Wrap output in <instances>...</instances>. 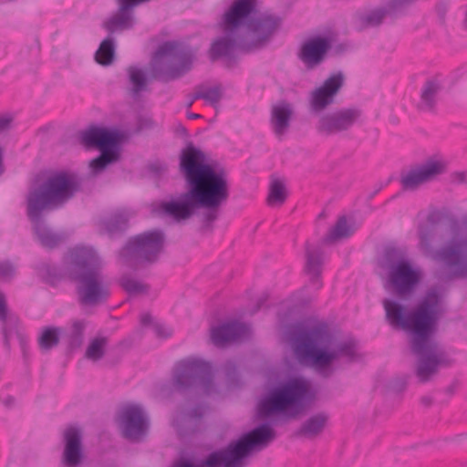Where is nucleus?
I'll use <instances>...</instances> for the list:
<instances>
[{"label": "nucleus", "instance_id": "nucleus-1", "mask_svg": "<svg viewBox=\"0 0 467 467\" xmlns=\"http://www.w3.org/2000/svg\"><path fill=\"white\" fill-rule=\"evenodd\" d=\"M179 170L188 191L176 200L163 202L162 211L177 220H184L196 209L203 208L200 214L202 230H212L220 207L230 196L227 171L216 161H208L206 154L192 142L181 151Z\"/></svg>", "mask_w": 467, "mask_h": 467}, {"label": "nucleus", "instance_id": "nucleus-2", "mask_svg": "<svg viewBox=\"0 0 467 467\" xmlns=\"http://www.w3.org/2000/svg\"><path fill=\"white\" fill-rule=\"evenodd\" d=\"M441 304L442 294L437 287L428 289L410 309L394 299L386 298L382 302L388 324L410 337L411 351L419 358L416 375L421 382L429 381L441 363L433 337L444 312Z\"/></svg>", "mask_w": 467, "mask_h": 467}, {"label": "nucleus", "instance_id": "nucleus-3", "mask_svg": "<svg viewBox=\"0 0 467 467\" xmlns=\"http://www.w3.org/2000/svg\"><path fill=\"white\" fill-rule=\"evenodd\" d=\"M257 0H234L223 16L224 36L214 39L208 50L211 62L223 60L225 67L238 61L235 50L251 53L262 49L271 39L282 19L274 15L256 16Z\"/></svg>", "mask_w": 467, "mask_h": 467}, {"label": "nucleus", "instance_id": "nucleus-4", "mask_svg": "<svg viewBox=\"0 0 467 467\" xmlns=\"http://www.w3.org/2000/svg\"><path fill=\"white\" fill-rule=\"evenodd\" d=\"M81 189V180L73 172L51 173L41 183L28 190L26 196V216L39 244L54 249L64 242L62 234L47 223L45 213L63 208Z\"/></svg>", "mask_w": 467, "mask_h": 467}, {"label": "nucleus", "instance_id": "nucleus-5", "mask_svg": "<svg viewBox=\"0 0 467 467\" xmlns=\"http://www.w3.org/2000/svg\"><path fill=\"white\" fill-rule=\"evenodd\" d=\"M294 352L301 363L311 364L323 378L331 377L335 368L332 362L347 358L352 362L356 358L354 340L341 341L330 348L332 335L325 324L307 327L295 324L287 330Z\"/></svg>", "mask_w": 467, "mask_h": 467}, {"label": "nucleus", "instance_id": "nucleus-6", "mask_svg": "<svg viewBox=\"0 0 467 467\" xmlns=\"http://www.w3.org/2000/svg\"><path fill=\"white\" fill-rule=\"evenodd\" d=\"M65 272L75 285L81 306H99L110 297L109 284L102 272V261L92 247L76 246L68 252Z\"/></svg>", "mask_w": 467, "mask_h": 467}, {"label": "nucleus", "instance_id": "nucleus-7", "mask_svg": "<svg viewBox=\"0 0 467 467\" xmlns=\"http://www.w3.org/2000/svg\"><path fill=\"white\" fill-rule=\"evenodd\" d=\"M316 394L303 378H292L271 388L258 405L261 418L281 414L295 419L314 401Z\"/></svg>", "mask_w": 467, "mask_h": 467}, {"label": "nucleus", "instance_id": "nucleus-8", "mask_svg": "<svg viewBox=\"0 0 467 467\" xmlns=\"http://www.w3.org/2000/svg\"><path fill=\"white\" fill-rule=\"evenodd\" d=\"M439 213L428 215L429 224L419 227L420 248L425 256L434 261L443 263L451 270V275L457 278L467 277V239L434 249L431 239L434 235V224L438 222Z\"/></svg>", "mask_w": 467, "mask_h": 467}, {"label": "nucleus", "instance_id": "nucleus-9", "mask_svg": "<svg viewBox=\"0 0 467 467\" xmlns=\"http://www.w3.org/2000/svg\"><path fill=\"white\" fill-rule=\"evenodd\" d=\"M197 49L176 41L160 45L154 54L151 77L168 83L182 77L191 70Z\"/></svg>", "mask_w": 467, "mask_h": 467}, {"label": "nucleus", "instance_id": "nucleus-10", "mask_svg": "<svg viewBox=\"0 0 467 467\" xmlns=\"http://www.w3.org/2000/svg\"><path fill=\"white\" fill-rule=\"evenodd\" d=\"M388 285L400 297L410 296L418 286L421 273L407 258L405 249L389 246L384 250Z\"/></svg>", "mask_w": 467, "mask_h": 467}, {"label": "nucleus", "instance_id": "nucleus-11", "mask_svg": "<svg viewBox=\"0 0 467 467\" xmlns=\"http://www.w3.org/2000/svg\"><path fill=\"white\" fill-rule=\"evenodd\" d=\"M275 438V431L270 423L264 422L243 434L237 440L232 441L224 448L219 449L225 467H245L247 458L253 451L265 449Z\"/></svg>", "mask_w": 467, "mask_h": 467}, {"label": "nucleus", "instance_id": "nucleus-12", "mask_svg": "<svg viewBox=\"0 0 467 467\" xmlns=\"http://www.w3.org/2000/svg\"><path fill=\"white\" fill-rule=\"evenodd\" d=\"M172 386L180 393L201 390L206 395L214 391L213 374L209 362L188 358L177 363Z\"/></svg>", "mask_w": 467, "mask_h": 467}, {"label": "nucleus", "instance_id": "nucleus-13", "mask_svg": "<svg viewBox=\"0 0 467 467\" xmlns=\"http://www.w3.org/2000/svg\"><path fill=\"white\" fill-rule=\"evenodd\" d=\"M165 234L161 230L145 231L129 238L119 252L126 262L155 263L164 248Z\"/></svg>", "mask_w": 467, "mask_h": 467}, {"label": "nucleus", "instance_id": "nucleus-14", "mask_svg": "<svg viewBox=\"0 0 467 467\" xmlns=\"http://www.w3.org/2000/svg\"><path fill=\"white\" fill-rule=\"evenodd\" d=\"M117 422L123 438L130 441H140L148 433L149 420L142 408L128 404L120 409Z\"/></svg>", "mask_w": 467, "mask_h": 467}, {"label": "nucleus", "instance_id": "nucleus-15", "mask_svg": "<svg viewBox=\"0 0 467 467\" xmlns=\"http://www.w3.org/2000/svg\"><path fill=\"white\" fill-rule=\"evenodd\" d=\"M361 116L358 108H345L322 114L316 124L321 135H333L351 129Z\"/></svg>", "mask_w": 467, "mask_h": 467}, {"label": "nucleus", "instance_id": "nucleus-16", "mask_svg": "<svg viewBox=\"0 0 467 467\" xmlns=\"http://www.w3.org/2000/svg\"><path fill=\"white\" fill-rule=\"evenodd\" d=\"M345 85V75L342 71L331 74L321 86L316 88L309 98L312 113H320L335 102V98Z\"/></svg>", "mask_w": 467, "mask_h": 467}, {"label": "nucleus", "instance_id": "nucleus-17", "mask_svg": "<svg viewBox=\"0 0 467 467\" xmlns=\"http://www.w3.org/2000/svg\"><path fill=\"white\" fill-rule=\"evenodd\" d=\"M446 171V163L443 161L428 159L424 163L410 170L401 175L400 183L403 190L414 191L420 185L433 181L437 176Z\"/></svg>", "mask_w": 467, "mask_h": 467}, {"label": "nucleus", "instance_id": "nucleus-18", "mask_svg": "<svg viewBox=\"0 0 467 467\" xmlns=\"http://www.w3.org/2000/svg\"><path fill=\"white\" fill-rule=\"evenodd\" d=\"M121 133L117 130L91 125L79 131V141L87 149L99 150L119 147Z\"/></svg>", "mask_w": 467, "mask_h": 467}, {"label": "nucleus", "instance_id": "nucleus-19", "mask_svg": "<svg viewBox=\"0 0 467 467\" xmlns=\"http://www.w3.org/2000/svg\"><path fill=\"white\" fill-rule=\"evenodd\" d=\"M63 437V462L67 467H77L84 458L82 431L79 428L70 426L66 429Z\"/></svg>", "mask_w": 467, "mask_h": 467}, {"label": "nucleus", "instance_id": "nucleus-20", "mask_svg": "<svg viewBox=\"0 0 467 467\" xmlns=\"http://www.w3.org/2000/svg\"><path fill=\"white\" fill-rule=\"evenodd\" d=\"M330 47V41L327 37H313L302 45L298 58L306 65L307 69H313L322 63Z\"/></svg>", "mask_w": 467, "mask_h": 467}, {"label": "nucleus", "instance_id": "nucleus-21", "mask_svg": "<svg viewBox=\"0 0 467 467\" xmlns=\"http://www.w3.org/2000/svg\"><path fill=\"white\" fill-rule=\"evenodd\" d=\"M206 410L207 406L204 403H198L189 410H181L173 420V424L180 434L190 435L194 433Z\"/></svg>", "mask_w": 467, "mask_h": 467}, {"label": "nucleus", "instance_id": "nucleus-22", "mask_svg": "<svg viewBox=\"0 0 467 467\" xmlns=\"http://www.w3.org/2000/svg\"><path fill=\"white\" fill-rule=\"evenodd\" d=\"M248 327L239 321H230L214 327L211 331V339L217 347L237 341L247 334Z\"/></svg>", "mask_w": 467, "mask_h": 467}, {"label": "nucleus", "instance_id": "nucleus-23", "mask_svg": "<svg viewBox=\"0 0 467 467\" xmlns=\"http://www.w3.org/2000/svg\"><path fill=\"white\" fill-rule=\"evenodd\" d=\"M442 88V84L438 78L426 79L420 89V100L416 105L417 109L426 113L436 112L438 98Z\"/></svg>", "mask_w": 467, "mask_h": 467}, {"label": "nucleus", "instance_id": "nucleus-24", "mask_svg": "<svg viewBox=\"0 0 467 467\" xmlns=\"http://www.w3.org/2000/svg\"><path fill=\"white\" fill-rule=\"evenodd\" d=\"M292 114V107L287 102L284 101L273 107L271 121L277 136L283 135L288 130Z\"/></svg>", "mask_w": 467, "mask_h": 467}, {"label": "nucleus", "instance_id": "nucleus-25", "mask_svg": "<svg viewBox=\"0 0 467 467\" xmlns=\"http://www.w3.org/2000/svg\"><path fill=\"white\" fill-rule=\"evenodd\" d=\"M328 417L320 412L308 418L295 432V436L313 438L320 434L326 427Z\"/></svg>", "mask_w": 467, "mask_h": 467}, {"label": "nucleus", "instance_id": "nucleus-26", "mask_svg": "<svg viewBox=\"0 0 467 467\" xmlns=\"http://www.w3.org/2000/svg\"><path fill=\"white\" fill-rule=\"evenodd\" d=\"M172 467H225V462L218 449L210 452L196 464L189 458L181 457L174 462Z\"/></svg>", "mask_w": 467, "mask_h": 467}, {"label": "nucleus", "instance_id": "nucleus-27", "mask_svg": "<svg viewBox=\"0 0 467 467\" xmlns=\"http://www.w3.org/2000/svg\"><path fill=\"white\" fill-rule=\"evenodd\" d=\"M0 321L4 322V326L2 328L5 345L7 347L9 345V338L13 335V333H16L18 337L22 339L21 335L18 333L16 329V324L18 322L17 318L7 317V306L5 302V296L0 293ZM22 343V348L24 353L26 352L25 347Z\"/></svg>", "mask_w": 467, "mask_h": 467}, {"label": "nucleus", "instance_id": "nucleus-28", "mask_svg": "<svg viewBox=\"0 0 467 467\" xmlns=\"http://www.w3.org/2000/svg\"><path fill=\"white\" fill-rule=\"evenodd\" d=\"M86 327L87 322L84 319H75L71 322L70 327L65 333L67 347L70 351L81 347Z\"/></svg>", "mask_w": 467, "mask_h": 467}, {"label": "nucleus", "instance_id": "nucleus-29", "mask_svg": "<svg viewBox=\"0 0 467 467\" xmlns=\"http://www.w3.org/2000/svg\"><path fill=\"white\" fill-rule=\"evenodd\" d=\"M386 16H390L393 18L399 17L396 12L392 10L391 5L389 1L382 7L373 9L368 14L359 15L358 18L363 26H378L382 23L384 17Z\"/></svg>", "mask_w": 467, "mask_h": 467}, {"label": "nucleus", "instance_id": "nucleus-30", "mask_svg": "<svg viewBox=\"0 0 467 467\" xmlns=\"http://www.w3.org/2000/svg\"><path fill=\"white\" fill-rule=\"evenodd\" d=\"M35 270L41 280L52 286L57 285L63 278L64 273L60 266L47 262H40Z\"/></svg>", "mask_w": 467, "mask_h": 467}, {"label": "nucleus", "instance_id": "nucleus-31", "mask_svg": "<svg viewBox=\"0 0 467 467\" xmlns=\"http://www.w3.org/2000/svg\"><path fill=\"white\" fill-rule=\"evenodd\" d=\"M322 249L320 247H311L306 244V271L308 275H311L312 282L318 280L321 274L322 265Z\"/></svg>", "mask_w": 467, "mask_h": 467}, {"label": "nucleus", "instance_id": "nucleus-32", "mask_svg": "<svg viewBox=\"0 0 467 467\" xmlns=\"http://www.w3.org/2000/svg\"><path fill=\"white\" fill-rule=\"evenodd\" d=\"M130 213L125 210L117 211L104 221V226L110 235L119 234L129 228Z\"/></svg>", "mask_w": 467, "mask_h": 467}, {"label": "nucleus", "instance_id": "nucleus-33", "mask_svg": "<svg viewBox=\"0 0 467 467\" xmlns=\"http://www.w3.org/2000/svg\"><path fill=\"white\" fill-rule=\"evenodd\" d=\"M100 154L91 160L89 167L94 173H99L106 169V167L119 158V147L109 148L99 150Z\"/></svg>", "mask_w": 467, "mask_h": 467}, {"label": "nucleus", "instance_id": "nucleus-34", "mask_svg": "<svg viewBox=\"0 0 467 467\" xmlns=\"http://www.w3.org/2000/svg\"><path fill=\"white\" fill-rule=\"evenodd\" d=\"M115 50L114 39L110 36L106 37L95 53L96 62L101 66H109L115 58Z\"/></svg>", "mask_w": 467, "mask_h": 467}, {"label": "nucleus", "instance_id": "nucleus-35", "mask_svg": "<svg viewBox=\"0 0 467 467\" xmlns=\"http://www.w3.org/2000/svg\"><path fill=\"white\" fill-rule=\"evenodd\" d=\"M129 80L131 87V95L133 98H137L142 91L147 89L148 78L146 73L136 67H130L128 69Z\"/></svg>", "mask_w": 467, "mask_h": 467}, {"label": "nucleus", "instance_id": "nucleus-36", "mask_svg": "<svg viewBox=\"0 0 467 467\" xmlns=\"http://www.w3.org/2000/svg\"><path fill=\"white\" fill-rule=\"evenodd\" d=\"M354 233V229L348 225L346 216L337 219L335 226L330 230L328 234L324 238L326 243H331L339 239L348 238Z\"/></svg>", "mask_w": 467, "mask_h": 467}, {"label": "nucleus", "instance_id": "nucleus-37", "mask_svg": "<svg viewBox=\"0 0 467 467\" xmlns=\"http://www.w3.org/2000/svg\"><path fill=\"white\" fill-rule=\"evenodd\" d=\"M60 328L47 327L38 337L39 348L43 352H47L59 343Z\"/></svg>", "mask_w": 467, "mask_h": 467}, {"label": "nucleus", "instance_id": "nucleus-38", "mask_svg": "<svg viewBox=\"0 0 467 467\" xmlns=\"http://www.w3.org/2000/svg\"><path fill=\"white\" fill-rule=\"evenodd\" d=\"M108 338L106 337H97L93 338L85 352V358L91 361L100 360L106 352Z\"/></svg>", "mask_w": 467, "mask_h": 467}, {"label": "nucleus", "instance_id": "nucleus-39", "mask_svg": "<svg viewBox=\"0 0 467 467\" xmlns=\"http://www.w3.org/2000/svg\"><path fill=\"white\" fill-rule=\"evenodd\" d=\"M119 284L120 286L130 296L145 294L150 289L148 285L142 284L129 275L121 276Z\"/></svg>", "mask_w": 467, "mask_h": 467}, {"label": "nucleus", "instance_id": "nucleus-40", "mask_svg": "<svg viewBox=\"0 0 467 467\" xmlns=\"http://www.w3.org/2000/svg\"><path fill=\"white\" fill-rule=\"evenodd\" d=\"M223 98V89L220 85L209 88L205 91H196L193 93V99H204L213 107H216Z\"/></svg>", "mask_w": 467, "mask_h": 467}, {"label": "nucleus", "instance_id": "nucleus-41", "mask_svg": "<svg viewBox=\"0 0 467 467\" xmlns=\"http://www.w3.org/2000/svg\"><path fill=\"white\" fill-rule=\"evenodd\" d=\"M286 199L285 188L284 183L279 180H274L269 188V194L267 197L268 204L273 205L275 203L282 204Z\"/></svg>", "mask_w": 467, "mask_h": 467}, {"label": "nucleus", "instance_id": "nucleus-42", "mask_svg": "<svg viewBox=\"0 0 467 467\" xmlns=\"http://www.w3.org/2000/svg\"><path fill=\"white\" fill-rule=\"evenodd\" d=\"M223 369L227 379L229 386L239 387L240 386V376L237 369L236 364L232 360H227Z\"/></svg>", "mask_w": 467, "mask_h": 467}, {"label": "nucleus", "instance_id": "nucleus-43", "mask_svg": "<svg viewBox=\"0 0 467 467\" xmlns=\"http://www.w3.org/2000/svg\"><path fill=\"white\" fill-rule=\"evenodd\" d=\"M15 275L14 265L7 261L0 263V278H9Z\"/></svg>", "mask_w": 467, "mask_h": 467}, {"label": "nucleus", "instance_id": "nucleus-44", "mask_svg": "<svg viewBox=\"0 0 467 467\" xmlns=\"http://www.w3.org/2000/svg\"><path fill=\"white\" fill-rule=\"evenodd\" d=\"M435 11H436L437 16L439 18V21L441 24H444L445 18H446V14L448 11V5L444 2H441L436 5Z\"/></svg>", "mask_w": 467, "mask_h": 467}, {"label": "nucleus", "instance_id": "nucleus-45", "mask_svg": "<svg viewBox=\"0 0 467 467\" xmlns=\"http://www.w3.org/2000/svg\"><path fill=\"white\" fill-rule=\"evenodd\" d=\"M149 171L156 175H161L167 171V166L161 162H154L149 165Z\"/></svg>", "mask_w": 467, "mask_h": 467}, {"label": "nucleus", "instance_id": "nucleus-46", "mask_svg": "<svg viewBox=\"0 0 467 467\" xmlns=\"http://www.w3.org/2000/svg\"><path fill=\"white\" fill-rule=\"evenodd\" d=\"M154 330L156 335L161 337L167 338L171 336V330L163 325L157 324Z\"/></svg>", "mask_w": 467, "mask_h": 467}, {"label": "nucleus", "instance_id": "nucleus-47", "mask_svg": "<svg viewBox=\"0 0 467 467\" xmlns=\"http://www.w3.org/2000/svg\"><path fill=\"white\" fill-rule=\"evenodd\" d=\"M12 121V118L8 116H1L0 117V132L5 131L9 129Z\"/></svg>", "mask_w": 467, "mask_h": 467}, {"label": "nucleus", "instance_id": "nucleus-48", "mask_svg": "<svg viewBox=\"0 0 467 467\" xmlns=\"http://www.w3.org/2000/svg\"><path fill=\"white\" fill-rule=\"evenodd\" d=\"M467 173L465 171H456L453 173V178L458 182H466Z\"/></svg>", "mask_w": 467, "mask_h": 467}, {"label": "nucleus", "instance_id": "nucleus-49", "mask_svg": "<svg viewBox=\"0 0 467 467\" xmlns=\"http://www.w3.org/2000/svg\"><path fill=\"white\" fill-rule=\"evenodd\" d=\"M140 322L143 326H148L152 322V317L149 313H145L140 317Z\"/></svg>", "mask_w": 467, "mask_h": 467}, {"label": "nucleus", "instance_id": "nucleus-50", "mask_svg": "<svg viewBox=\"0 0 467 467\" xmlns=\"http://www.w3.org/2000/svg\"><path fill=\"white\" fill-rule=\"evenodd\" d=\"M3 403L5 407H11L15 403V398L12 396H7L5 400H3Z\"/></svg>", "mask_w": 467, "mask_h": 467}, {"label": "nucleus", "instance_id": "nucleus-51", "mask_svg": "<svg viewBox=\"0 0 467 467\" xmlns=\"http://www.w3.org/2000/svg\"><path fill=\"white\" fill-rule=\"evenodd\" d=\"M420 401L426 407H430L432 404V399L429 396L422 397Z\"/></svg>", "mask_w": 467, "mask_h": 467}, {"label": "nucleus", "instance_id": "nucleus-52", "mask_svg": "<svg viewBox=\"0 0 467 467\" xmlns=\"http://www.w3.org/2000/svg\"><path fill=\"white\" fill-rule=\"evenodd\" d=\"M456 389V383H452L445 389L446 394L451 396L454 394Z\"/></svg>", "mask_w": 467, "mask_h": 467}, {"label": "nucleus", "instance_id": "nucleus-53", "mask_svg": "<svg viewBox=\"0 0 467 467\" xmlns=\"http://www.w3.org/2000/svg\"><path fill=\"white\" fill-rule=\"evenodd\" d=\"M187 118L189 119H201L202 118V115L200 114H197V113H192V112H189L187 114Z\"/></svg>", "mask_w": 467, "mask_h": 467}, {"label": "nucleus", "instance_id": "nucleus-54", "mask_svg": "<svg viewBox=\"0 0 467 467\" xmlns=\"http://www.w3.org/2000/svg\"><path fill=\"white\" fill-rule=\"evenodd\" d=\"M4 172V166H3V150L0 148V175H2Z\"/></svg>", "mask_w": 467, "mask_h": 467}, {"label": "nucleus", "instance_id": "nucleus-55", "mask_svg": "<svg viewBox=\"0 0 467 467\" xmlns=\"http://www.w3.org/2000/svg\"><path fill=\"white\" fill-rule=\"evenodd\" d=\"M379 190L380 188L377 189L376 191H373V192L369 195V198H373Z\"/></svg>", "mask_w": 467, "mask_h": 467}, {"label": "nucleus", "instance_id": "nucleus-56", "mask_svg": "<svg viewBox=\"0 0 467 467\" xmlns=\"http://www.w3.org/2000/svg\"><path fill=\"white\" fill-rule=\"evenodd\" d=\"M194 100H195V99H193V97H192V99H191L190 101H188L187 107H188V108L192 107V103H193V101H194Z\"/></svg>", "mask_w": 467, "mask_h": 467}, {"label": "nucleus", "instance_id": "nucleus-57", "mask_svg": "<svg viewBox=\"0 0 467 467\" xmlns=\"http://www.w3.org/2000/svg\"><path fill=\"white\" fill-rule=\"evenodd\" d=\"M263 303H264V300H260V301L258 302V305H257L256 310H258V309L260 308V306H261V305H262Z\"/></svg>", "mask_w": 467, "mask_h": 467}, {"label": "nucleus", "instance_id": "nucleus-58", "mask_svg": "<svg viewBox=\"0 0 467 467\" xmlns=\"http://www.w3.org/2000/svg\"><path fill=\"white\" fill-rule=\"evenodd\" d=\"M181 131L186 132V129L184 127H182Z\"/></svg>", "mask_w": 467, "mask_h": 467}]
</instances>
